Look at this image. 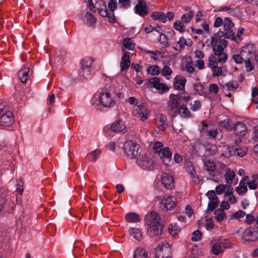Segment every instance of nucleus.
<instances>
[{
    "label": "nucleus",
    "instance_id": "57",
    "mask_svg": "<svg viewBox=\"0 0 258 258\" xmlns=\"http://www.w3.org/2000/svg\"><path fill=\"white\" fill-rule=\"evenodd\" d=\"M202 233L200 231L197 230L192 233L191 239L192 241H197L201 240L202 237Z\"/></svg>",
    "mask_w": 258,
    "mask_h": 258
},
{
    "label": "nucleus",
    "instance_id": "3",
    "mask_svg": "<svg viewBox=\"0 0 258 258\" xmlns=\"http://www.w3.org/2000/svg\"><path fill=\"white\" fill-rule=\"evenodd\" d=\"M136 162L138 166L144 170H153L155 167L154 161L147 155H140Z\"/></svg>",
    "mask_w": 258,
    "mask_h": 258
},
{
    "label": "nucleus",
    "instance_id": "4",
    "mask_svg": "<svg viewBox=\"0 0 258 258\" xmlns=\"http://www.w3.org/2000/svg\"><path fill=\"white\" fill-rule=\"evenodd\" d=\"M155 252L156 257L161 256L162 258H172L170 256L171 246L166 241L162 242L158 247L155 249Z\"/></svg>",
    "mask_w": 258,
    "mask_h": 258
},
{
    "label": "nucleus",
    "instance_id": "46",
    "mask_svg": "<svg viewBox=\"0 0 258 258\" xmlns=\"http://www.w3.org/2000/svg\"><path fill=\"white\" fill-rule=\"evenodd\" d=\"M159 41L163 47H166L169 45L168 38L164 34H161L160 35Z\"/></svg>",
    "mask_w": 258,
    "mask_h": 258
},
{
    "label": "nucleus",
    "instance_id": "32",
    "mask_svg": "<svg viewBox=\"0 0 258 258\" xmlns=\"http://www.w3.org/2000/svg\"><path fill=\"white\" fill-rule=\"evenodd\" d=\"M122 44L125 48L130 50H133L135 47V44L133 43L131 38L128 37L123 39Z\"/></svg>",
    "mask_w": 258,
    "mask_h": 258
},
{
    "label": "nucleus",
    "instance_id": "59",
    "mask_svg": "<svg viewBox=\"0 0 258 258\" xmlns=\"http://www.w3.org/2000/svg\"><path fill=\"white\" fill-rule=\"evenodd\" d=\"M190 174L192 178V181L196 184H198L200 182V179L194 168H192V170L190 171Z\"/></svg>",
    "mask_w": 258,
    "mask_h": 258
},
{
    "label": "nucleus",
    "instance_id": "64",
    "mask_svg": "<svg viewBox=\"0 0 258 258\" xmlns=\"http://www.w3.org/2000/svg\"><path fill=\"white\" fill-rule=\"evenodd\" d=\"M171 72V70L167 66H164L162 70V75L165 77L169 76Z\"/></svg>",
    "mask_w": 258,
    "mask_h": 258
},
{
    "label": "nucleus",
    "instance_id": "38",
    "mask_svg": "<svg viewBox=\"0 0 258 258\" xmlns=\"http://www.w3.org/2000/svg\"><path fill=\"white\" fill-rule=\"evenodd\" d=\"M101 151L99 149H96L87 155L86 158L91 159L94 162L97 160L98 156L101 154Z\"/></svg>",
    "mask_w": 258,
    "mask_h": 258
},
{
    "label": "nucleus",
    "instance_id": "36",
    "mask_svg": "<svg viewBox=\"0 0 258 258\" xmlns=\"http://www.w3.org/2000/svg\"><path fill=\"white\" fill-rule=\"evenodd\" d=\"M215 217L218 222L223 220L226 217V213L222 209H218L215 211Z\"/></svg>",
    "mask_w": 258,
    "mask_h": 258
},
{
    "label": "nucleus",
    "instance_id": "5",
    "mask_svg": "<svg viewBox=\"0 0 258 258\" xmlns=\"http://www.w3.org/2000/svg\"><path fill=\"white\" fill-rule=\"evenodd\" d=\"M177 199L173 196H165L160 203V208L163 212L173 209L177 204Z\"/></svg>",
    "mask_w": 258,
    "mask_h": 258
},
{
    "label": "nucleus",
    "instance_id": "7",
    "mask_svg": "<svg viewBox=\"0 0 258 258\" xmlns=\"http://www.w3.org/2000/svg\"><path fill=\"white\" fill-rule=\"evenodd\" d=\"M147 86L153 87L159 91L160 93L167 92L169 88L165 84L161 82V79L158 77H153L148 80Z\"/></svg>",
    "mask_w": 258,
    "mask_h": 258
},
{
    "label": "nucleus",
    "instance_id": "42",
    "mask_svg": "<svg viewBox=\"0 0 258 258\" xmlns=\"http://www.w3.org/2000/svg\"><path fill=\"white\" fill-rule=\"evenodd\" d=\"M211 127L206 122L205 120L202 121V126L199 130L201 135L206 136Z\"/></svg>",
    "mask_w": 258,
    "mask_h": 258
},
{
    "label": "nucleus",
    "instance_id": "63",
    "mask_svg": "<svg viewBox=\"0 0 258 258\" xmlns=\"http://www.w3.org/2000/svg\"><path fill=\"white\" fill-rule=\"evenodd\" d=\"M208 198L211 200V201H215L217 200L218 197L216 195L215 192L214 190H209L206 194Z\"/></svg>",
    "mask_w": 258,
    "mask_h": 258
},
{
    "label": "nucleus",
    "instance_id": "18",
    "mask_svg": "<svg viewBox=\"0 0 258 258\" xmlns=\"http://www.w3.org/2000/svg\"><path fill=\"white\" fill-rule=\"evenodd\" d=\"M161 152L162 154L161 158H165L168 160V162H167L165 160H163V163L167 166H170L172 164V162L171 161L172 153L169 148L168 147H165L163 148Z\"/></svg>",
    "mask_w": 258,
    "mask_h": 258
},
{
    "label": "nucleus",
    "instance_id": "23",
    "mask_svg": "<svg viewBox=\"0 0 258 258\" xmlns=\"http://www.w3.org/2000/svg\"><path fill=\"white\" fill-rule=\"evenodd\" d=\"M192 42L190 39L187 40L184 39L183 37H180L177 42V46L179 48L174 47L176 50L180 51L182 49L184 48L185 46H190L192 45Z\"/></svg>",
    "mask_w": 258,
    "mask_h": 258
},
{
    "label": "nucleus",
    "instance_id": "39",
    "mask_svg": "<svg viewBox=\"0 0 258 258\" xmlns=\"http://www.w3.org/2000/svg\"><path fill=\"white\" fill-rule=\"evenodd\" d=\"M217 57L213 54L210 55L208 58V67L211 69L218 66Z\"/></svg>",
    "mask_w": 258,
    "mask_h": 258
},
{
    "label": "nucleus",
    "instance_id": "47",
    "mask_svg": "<svg viewBox=\"0 0 258 258\" xmlns=\"http://www.w3.org/2000/svg\"><path fill=\"white\" fill-rule=\"evenodd\" d=\"M215 55L217 56V59L219 63H224L227 60L228 56L226 53L222 52L219 54H216Z\"/></svg>",
    "mask_w": 258,
    "mask_h": 258
},
{
    "label": "nucleus",
    "instance_id": "58",
    "mask_svg": "<svg viewBox=\"0 0 258 258\" xmlns=\"http://www.w3.org/2000/svg\"><path fill=\"white\" fill-rule=\"evenodd\" d=\"M117 6V4L116 0H110L108 3V8L112 12H113L116 9Z\"/></svg>",
    "mask_w": 258,
    "mask_h": 258
},
{
    "label": "nucleus",
    "instance_id": "26",
    "mask_svg": "<svg viewBox=\"0 0 258 258\" xmlns=\"http://www.w3.org/2000/svg\"><path fill=\"white\" fill-rule=\"evenodd\" d=\"M254 233V231H251L249 229H247L243 232V238L246 241H255L257 239V237L253 236Z\"/></svg>",
    "mask_w": 258,
    "mask_h": 258
},
{
    "label": "nucleus",
    "instance_id": "22",
    "mask_svg": "<svg viewBox=\"0 0 258 258\" xmlns=\"http://www.w3.org/2000/svg\"><path fill=\"white\" fill-rule=\"evenodd\" d=\"M228 150L231 155L237 156L240 157H243L246 154L244 149L236 148L234 146L229 147Z\"/></svg>",
    "mask_w": 258,
    "mask_h": 258
},
{
    "label": "nucleus",
    "instance_id": "13",
    "mask_svg": "<svg viewBox=\"0 0 258 258\" xmlns=\"http://www.w3.org/2000/svg\"><path fill=\"white\" fill-rule=\"evenodd\" d=\"M123 55L121 57L120 62V71L121 72L126 71L130 67V58L129 53L125 51L124 49H122Z\"/></svg>",
    "mask_w": 258,
    "mask_h": 258
},
{
    "label": "nucleus",
    "instance_id": "6",
    "mask_svg": "<svg viewBox=\"0 0 258 258\" xmlns=\"http://www.w3.org/2000/svg\"><path fill=\"white\" fill-rule=\"evenodd\" d=\"M98 99L99 102L104 107L111 108L113 107L115 104V100L107 92H99Z\"/></svg>",
    "mask_w": 258,
    "mask_h": 258
},
{
    "label": "nucleus",
    "instance_id": "53",
    "mask_svg": "<svg viewBox=\"0 0 258 258\" xmlns=\"http://www.w3.org/2000/svg\"><path fill=\"white\" fill-rule=\"evenodd\" d=\"M233 189L231 188V191H227L225 196L226 197H228V200L231 204H235L237 202V199L235 197H234L232 193Z\"/></svg>",
    "mask_w": 258,
    "mask_h": 258
},
{
    "label": "nucleus",
    "instance_id": "44",
    "mask_svg": "<svg viewBox=\"0 0 258 258\" xmlns=\"http://www.w3.org/2000/svg\"><path fill=\"white\" fill-rule=\"evenodd\" d=\"M148 74L158 75L160 73L159 67L157 66H151L147 70Z\"/></svg>",
    "mask_w": 258,
    "mask_h": 258
},
{
    "label": "nucleus",
    "instance_id": "16",
    "mask_svg": "<svg viewBox=\"0 0 258 258\" xmlns=\"http://www.w3.org/2000/svg\"><path fill=\"white\" fill-rule=\"evenodd\" d=\"M236 137H244L247 133V127L245 125L240 122H236L233 127Z\"/></svg>",
    "mask_w": 258,
    "mask_h": 258
},
{
    "label": "nucleus",
    "instance_id": "15",
    "mask_svg": "<svg viewBox=\"0 0 258 258\" xmlns=\"http://www.w3.org/2000/svg\"><path fill=\"white\" fill-rule=\"evenodd\" d=\"M13 114H3L0 116V125L11 126L14 122Z\"/></svg>",
    "mask_w": 258,
    "mask_h": 258
},
{
    "label": "nucleus",
    "instance_id": "29",
    "mask_svg": "<svg viewBox=\"0 0 258 258\" xmlns=\"http://www.w3.org/2000/svg\"><path fill=\"white\" fill-rule=\"evenodd\" d=\"M194 150L198 156H202L204 155V151L205 150V146L200 142H196L194 146Z\"/></svg>",
    "mask_w": 258,
    "mask_h": 258
},
{
    "label": "nucleus",
    "instance_id": "45",
    "mask_svg": "<svg viewBox=\"0 0 258 258\" xmlns=\"http://www.w3.org/2000/svg\"><path fill=\"white\" fill-rule=\"evenodd\" d=\"M8 199L5 194H0V212L5 208Z\"/></svg>",
    "mask_w": 258,
    "mask_h": 258
},
{
    "label": "nucleus",
    "instance_id": "61",
    "mask_svg": "<svg viewBox=\"0 0 258 258\" xmlns=\"http://www.w3.org/2000/svg\"><path fill=\"white\" fill-rule=\"evenodd\" d=\"M256 222V218L251 214L246 215L245 222L249 225L252 224L254 222Z\"/></svg>",
    "mask_w": 258,
    "mask_h": 258
},
{
    "label": "nucleus",
    "instance_id": "48",
    "mask_svg": "<svg viewBox=\"0 0 258 258\" xmlns=\"http://www.w3.org/2000/svg\"><path fill=\"white\" fill-rule=\"evenodd\" d=\"M225 32L224 31H222L219 30L218 32L216 33L214 36H213V39L216 42V44H217L219 41L221 40V39L223 37H225Z\"/></svg>",
    "mask_w": 258,
    "mask_h": 258
},
{
    "label": "nucleus",
    "instance_id": "49",
    "mask_svg": "<svg viewBox=\"0 0 258 258\" xmlns=\"http://www.w3.org/2000/svg\"><path fill=\"white\" fill-rule=\"evenodd\" d=\"M189 106L192 111H196L201 108V103L199 100H196L193 103H190Z\"/></svg>",
    "mask_w": 258,
    "mask_h": 258
},
{
    "label": "nucleus",
    "instance_id": "62",
    "mask_svg": "<svg viewBox=\"0 0 258 258\" xmlns=\"http://www.w3.org/2000/svg\"><path fill=\"white\" fill-rule=\"evenodd\" d=\"M163 144L161 142H156L154 144L153 149L155 153H160L162 150Z\"/></svg>",
    "mask_w": 258,
    "mask_h": 258
},
{
    "label": "nucleus",
    "instance_id": "33",
    "mask_svg": "<svg viewBox=\"0 0 258 258\" xmlns=\"http://www.w3.org/2000/svg\"><path fill=\"white\" fill-rule=\"evenodd\" d=\"M151 17L154 20H159L163 23L166 22L165 14L164 13L154 12L152 14Z\"/></svg>",
    "mask_w": 258,
    "mask_h": 258
},
{
    "label": "nucleus",
    "instance_id": "21",
    "mask_svg": "<svg viewBox=\"0 0 258 258\" xmlns=\"http://www.w3.org/2000/svg\"><path fill=\"white\" fill-rule=\"evenodd\" d=\"M96 5L97 6V11L98 13L103 17H106L108 15V12L106 9L105 3L103 1H98Z\"/></svg>",
    "mask_w": 258,
    "mask_h": 258
},
{
    "label": "nucleus",
    "instance_id": "41",
    "mask_svg": "<svg viewBox=\"0 0 258 258\" xmlns=\"http://www.w3.org/2000/svg\"><path fill=\"white\" fill-rule=\"evenodd\" d=\"M12 113L13 110L6 102H0V113Z\"/></svg>",
    "mask_w": 258,
    "mask_h": 258
},
{
    "label": "nucleus",
    "instance_id": "17",
    "mask_svg": "<svg viewBox=\"0 0 258 258\" xmlns=\"http://www.w3.org/2000/svg\"><path fill=\"white\" fill-rule=\"evenodd\" d=\"M30 77L28 67L23 66L18 72V77L23 83H26Z\"/></svg>",
    "mask_w": 258,
    "mask_h": 258
},
{
    "label": "nucleus",
    "instance_id": "8",
    "mask_svg": "<svg viewBox=\"0 0 258 258\" xmlns=\"http://www.w3.org/2000/svg\"><path fill=\"white\" fill-rule=\"evenodd\" d=\"M93 59L89 57L83 59L80 62L81 69L79 75L82 77L86 78L90 75V68L93 63Z\"/></svg>",
    "mask_w": 258,
    "mask_h": 258
},
{
    "label": "nucleus",
    "instance_id": "14",
    "mask_svg": "<svg viewBox=\"0 0 258 258\" xmlns=\"http://www.w3.org/2000/svg\"><path fill=\"white\" fill-rule=\"evenodd\" d=\"M181 94H170L169 97L168 106L171 109L178 107L181 100Z\"/></svg>",
    "mask_w": 258,
    "mask_h": 258
},
{
    "label": "nucleus",
    "instance_id": "28",
    "mask_svg": "<svg viewBox=\"0 0 258 258\" xmlns=\"http://www.w3.org/2000/svg\"><path fill=\"white\" fill-rule=\"evenodd\" d=\"M204 163V167L206 170L208 171H214L216 169L215 163L210 160H208L206 158L203 159Z\"/></svg>",
    "mask_w": 258,
    "mask_h": 258
},
{
    "label": "nucleus",
    "instance_id": "51",
    "mask_svg": "<svg viewBox=\"0 0 258 258\" xmlns=\"http://www.w3.org/2000/svg\"><path fill=\"white\" fill-rule=\"evenodd\" d=\"M168 230L171 235H174L179 231V228L176 224H170Z\"/></svg>",
    "mask_w": 258,
    "mask_h": 258
},
{
    "label": "nucleus",
    "instance_id": "56",
    "mask_svg": "<svg viewBox=\"0 0 258 258\" xmlns=\"http://www.w3.org/2000/svg\"><path fill=\"white\" fill-rule=\"evenodd\" d=\"M24 183L22 181L21 179H19L17 180V188L16 191L20 195H22L23 192L24 187H23Z\"/></svg>",
    "mask_w": 258,
    "mask_h": 258
},
{
    "label": "nucleus",
    "instance_id": "31",
    "mask_svg": "<svg viewBox=\"0 0 258 258\" xmlns=\"http://www.w3.org/2000/svg\"><path fill=\"white\" fill-rule=\"evenodd\" d=\"M148 256V253L146 250L142 248L136 249L134 254V258H147Z\"/></svg>",
    "mask_w": 258,
    "mask_h": 258
},
{
    "label": "nucleus",
    "instance_id": "1",
    "mask_svg": "<svg viewBox=\"0 0 258 258\" xmlns=\"http://www.w3.org/2000/svg\"><path fill=\"white\" fill-rule=\"evenodd\" d=\"M148 226V234L150 237L159 236L162 233L163 225L159 215L156 212L149 213L146 219Z\"/></svg>",
    "mask_w": 258,
    "mask_h": 258
},
{
    "label": "nucleus",
    "instance_id": "37",
    "mask_svg": "<svg viewBox=\"0 0 258 258\" xmlns=\"http://www.w3.org/2000/svg\"><path fill=\"white\" fill-rule=\"evenodd\" d=\"M185 24L181 20L176 21L173 24V27L175 29L179 31L180 33H183L185 31V27L184 25Z\"/></svg>",
    "mask_w": 258,
    "mask_h": 258
},
{
    "label": "nucleus",
    "instance_id": "43",
    "mask_svg": "<svg viewBox=\"0 0 258 258\" xmlns=\"http://www.w3.org/2000/svg\"><path fill=\"white\" fill-rule=\"evenodd\" d=\"M235 190L239 195H243L247 191V186L239 182V186L235 188Z\"/></svg>",
    "mask_w": 258,
    "mask_h": 258
},
{
    "label": "nucleus",
    "instance_id": "11",
    "mask_svg": "<svg viewBox=\"0 0 258 258\" xmlns=\"http://www.w3.org/2000/svg\"><path fill=\"white\" fill-rule=\"evenodd\" d=\"M161 183L166 189H171L174 187V179L171 175L163 173L161 176Z\"/></svg>",
    "mask_w": 258,
    "mask_h": 258
},
{
    "label": "nucleus",
    "instance_id": "12",
    "mask_svg": "<svg viewBox=\"0 0 258 258\" xmlns=\"http://www.w3.org/2000/svg\"><path fill=\"white\" fill-rule=\"evenodd\" d=\"M110 129L114 132H123L125 130V126L123 121L119 119L113 122L111 126H109L107 125L105 127L104 131H108Z\"/></svg>",
    "mask_w": 258,
    "mask_h": 258
},
{
    "label": "nucleus",
    "instance_id": "55",
    "mask_svg": "<svg viewBox=\"0 0 258 258\" xmlns=\"http://www.w3.org/2000/svg\"><path fill=\"white\" fill-rule=\"evenodd\" d=\"M118 5L120 8H128L131 6V0H118Z\"/></svg>",
    "mask_w": 258,
    "mask_h": 258
},
{
    "label": "nucleus",
    "instance_id": "10",
    "mask_svg": "<svg viewBox=\"0 0 258 258\" xmlns=\"http://www.w3.org/2000/svg\"><path fill=\"white\" fill-rule=\"evenodd\" d=\"M147 4L145 0H138V3L135 7V13L139 16L144 17L147 15Z\"/></svg>",
    "mask_w": 258,
    "mask_h": 258
},
{
    "label": "nucleus",
    "instance_id": "30",
    "mask_svg": "<svg viewBox=\"0 0 258 258\" xmlns=\"http://www.w3.org/2000/svg\"><path fill=\"white\" fill-rule=\"evenodd\" d=\"M211 250V252L215 255H218L223 252L221 244H220L219 241L213 243Z\"/></svg>",
    "mask_w": 258,
    "mask_h": 258
},
{
    "label": "nucleus",
    "instance_id": "25",
    "mask_svg": "<svg viewBox=\"0 0 258 258\" xmlns=\"http://www.w3.org/2000/svg\"><path fill=\"white\" fill-rule=\"evenodd\" d=\"M128 232L131 236L139 241L143 238L142 232L138 228L131 227L128 229Z\"/></svg>",
    "mask_w": 258,
    "mask_h": 258
},
{
    "label": "nucleus",
    "instance_id": "19",
    "mask_svg": "<svg viewBox=\"0 0 258 258\" xmlns=\"http://www.w3.org/2000/svg\"><path fill=\"white\" fill-rule=\"evenodd\" d=\"M84 22L87 26L94 27L96 24L97 20L92 13L87 12L84 17Z\"/></svg>",
    "mask_w": 258,
    "mask_h": 258
},
{
    "label": "nucleus",
    "instance_id": "27",
    "mask_svg": "<svg viewBox=\"0 0 258 258\" xmlns=\"http://www.w3.org/2000/svg\"><path fill=\"white\" fill-rule=\"evenodd\" d=\"M126 221L130 223H137L140 221L141 219L139 215L135 213H129L125 216Z\"/></svg>",
    "mask_w": 258,
    "mask_h": 258
},
{
    "label": "nucleus",
    "instance_id": "50",
    "mask_svg": "<svg viewBox=\"0 0 258 258\" xmlns=\"http://www.w3.org/2000/svg\"><path fill=\"white\" fill-rule=\"evenodd\" d=\"M212 48L215 55L219 54L221 53L224 52V48L222 47V45H220V44L218 45L214 44Z\"/></svg>",
    "mask_w": 258,
    "mask_h": 258
},
{
    "label": "nucleus",
    "instance_id": "40",
    "mask_svg": "<svg viewBox=\"0 0 258 258\" xmlns=\"http://www.w3.org/2000/svg\"><path fill=\"white\" fill-rule=\"evenodd\" d=\"M246 52L244 51H242L240 52V53L234 54L232 56V58H233L234 61L237 63H241L244 60V59L243 58V56L244 55V54Z\"/></svg>",
    "mask_w": 258,
    "mask_h": 258
},
{
    "label": "nucleus",
    "instance_id": "54",
    "mask_svg": "<svg viewBox=\"0 0 258 258\" xmlns=\"http://www.w3.org/2000/svg\"><path fill=\"white\" fill-rule=\"evenodd\" d=\"M212 71V75L214 77L220 76L222 74V70L221 67H218V66L211 69Z\"/></svg>",
    "mask_w": 258,
    "mask_h": 258
},
{
    "label": "nucleus",
    "instance_id": "60",
    "mask_svg": "<svg viewBox=\"0 0 258 258\" xmlns=\"http://www.w3.org/2000/svg\"><path fill=\"white\" fill-rule=\"evenodd\" d=\"M218 134V131L217 129L212 128V127L209 130L207 135L210 138H215Z\"/></svg>",
    "mask_w": 258,
    "mask_h": 258
},
{
    "label": "nucleus",
    "instance_id": "20",
    "mask_svg": "<svg viewBox=\"0 0 258 258\" xmlns=\"http://www.w3.org/2000/svg\"><path fill=\"white\" fill-rule=\"evenodd\" d=\"M186 79L180 76H176L174 79V88L176 90H182L184 88Z\"/></svg>",
    "mask_w": 258,
    "mask_h": 258
},
{
    "label": "nucleus",
    "instance_id": "34",
    "mask_svg": "<svg viewBox=\"0 0 258 258\" xmlns=\"http://www.w3.org/2000/svg\"><path fill=\"white\" fill-rule=\"evenodd\" d=\"M194 15V12L190 10L188 13L182 15L181 17V20L185 24L188 23L190 22Z\"/></svg>",
    "mask_w": 258,
    "mask_h": 258
},
{
    "label": "nucleus",
    "instance_id": "52",
    "mask_svg": "<svg viewBox=\"0 0 258 258\" xmlns=\"http://www.w3.org/2000/svg\"><path fill=\"white\" fill-rule=\"evenodd\" d=\"M219 203V201L218 200L211 201L208 204L207 210L212 212L218 206Z\"/></svg>",
    "mask_w": 258,
    "mask_h": 258
},
{
    "label": "nucleus",
    "instance_id": "24",
    "mask_svg": "<svg viewBox=\"0 0 258 258\" xmlns=\"http://www.w3.org/2000/svg\"><path fill=\"white\" fill-rule=\"evenodd\" d=\"M155 123L159 127L162 126L164 128L167 125L166 117L163 114H156L155 117Z\"/></svg>",
    "mask_w": 258,
    "mask_h": 258
},
{
    "label": "nucleus",
    "instance_id": "9",
    "mask_svg": "<svg viewBox=\"0 0 258 258\" xmlns=\"http://www.w3.org/2000/svg\"><path fill=\"white\" fill-rule=\"evenodd\" d=\"M225 38L227 39H231L234 40L235 37L234 33L231 30L234 26V24L232 22L231 20L229 18H225L223 22Z\"/></svg>",
    "mask_w": 258,
    "mask_h": 258
},
{
    "label": "nucleus",
    "instance_id": "2",
    "mask_svg": "<svg viewBox=\"0 0 258 258\" xmlns=\"http://www.w3.org/2000/svg\"><path fill=\"white\" fill-rule=\"evenodd\" d=\"M123 150L128 158H137L141 152L139 145L132 141L125 142L123 146Z\"/></svg>",
    "mask_w": 258,
    "mask_h": 258
},
{
    "label": "nucleus",
    "instance_id": "35",
    "mask_svg": "<svg viewBox=\"0 0 258 258\" xmlns=\"http://www.w3.org/2000/svg\"><path fill=\"white\" fill-rule=\"evenodd\" d=\"M225 176L227 183L230 184L232 182V181L235 177V174L234 171L231 170L230 169H227Z\"/></svg>",
    "mask_w": 258,
    "mask_h": 258
}]
</instances>
